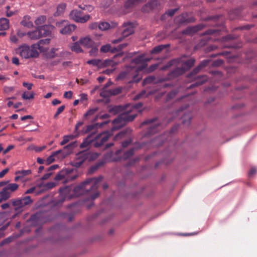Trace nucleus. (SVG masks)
Instances as JSON below:
<instances>
[{
    "mask_svg": "<svg viewBox=\"0 0 257 257\" xmlns=\"http://www.w3.org/2000/svg\"><path fill=\"white\" fill-rule=\"evenodd\" d=\"M103 177L90 178L86 179L80 185L74 187L72 186V194L73 196H79L84 194H88L91 199L93 200L98 197L99 193L97 191L98 183Z\"/></svg>",
    "mask_w": 257,
    "mask_h": 257,
    "instance_id": "obj_1",
    "label": "nucleus"
},
{
    "mask_svg": "<svg viewBox=\"0 0 257 257\" xmlns=\"http://www.w3.org/2000/svg\"><path fill=\"white\" fill-rule=\"evenodd\" d=\"M142 106V102H139L135 104H130L125 112L119 114L117 118L113 120L112 123L114 126L112 127V130H117L121 127L127 122L133 121L137 116V112L141 113L142 112V110L138 109Z\"/></svg>",
    "mask_w": 257,
    "mask_h": 257,
    "instance_id": "obj_2",
    "label": "nucleus"
},
{
    "mask_svg": "<svg viewBox=\"0 0 257 257\" xmlns=\"http://www.w3.org/2000/svg\"><path fill=\"white\" fill-rule=\"evenodd\" d=\"M16 52L22 58L26 59L36 58L39 55L38 51L35 47H33V45L30 47L26 44L23 45L16 50Z\"/></svg>",
    "mask_w": 257,
    "mask_h": 257,
    "instance_id": "obj_3",
    "label": "nucleus"
},
{
    "mask_svg": "<svg viewBox=\"0 0 257 257\" xmlns=\"http://www.w3.org/2000/svg\"><path fill=\"white\" fill-rule=\"evenodd\" d=\"M126 79L128 82L139 81L140 78H137V74H136V69L134 68H128L124 71L120 72L116 77V80H122Z\"/></svg>",
    "mask_w": 257,
    "mask_h": 257,
    "instance_id": "obj_4",
    "label": "nucleus"
},
{
    "mask_svg": "<svg viewBox=\"0 0 257 257\" xmlns=\"http://www.w3.org/2000/svg\"><path fill=\"white\" fill-rule=\"evenodd\" d=\"M73 197L72 186H67L59 189V198L54 203L55 205L62 204L66 199Z\"/></svg>",
    "mask_w": 257,
    "mask_h": 257,
    "instance_id": "obj_5",
    "label": "nucleus"
},
{
    "mask_svg": "<svg viewBox=\"0 0 257 257\" xmlns=\"http://www.w3.org/2000/svg\"><path fill=\"white\" fill-rule=\"evenodd\" d=\"M156 120L157 118L155 117L153 118L147 119L142 122V125H150L144 135L145 137H149L150 136L159 131L161 125L160 123L156 122Z\"/></svg>",
    "mask_w": 257,
    "mask_h": 257,
    "instance_id": "obj_6",
    "label": "nucleus"
},
{
    "mask_svg": "<svg viewBox=\"0 0 257 257\" xmlns=\"http://www.w3.org/2000/svg\"><path fill=\"white\" fill-rule=\"evenodd\" d=\"M12 204L15 207V210L19 213L22 212V208L29 205L33 202L31 197L29 196L12 200Z\"/></svg>",
    "mask_w": 257,
    "mask_h": 257,
    "instance_id": "obj_7",
    "label": "nucleus"
},
{
    "mask_svg": "<svg viewBox=\"0 0 257 257\" xmlns=\"http://www.w3.org/2000/svg\"><path fill=\"white\" fill-rule=\"evenodd\" d=\"M72 172V169H66L62 170L55 176L54 179L56 181H60L63 179H65L67 181L68 180H74L77 177V175H73L70 176L69 175Z\"/></svg>",
    "mask_w": 257,
    "mask_h": 257,
    "instance_id": "obj_8",
    "label": "nucleus"
},
{
    "mask_svg": "<svg viewBox=\"0 0 257 257\" xmlns=\"http://www.w3.org/2000/svg\"><path fill=\"white\" fill-rule=\"evenodd\" d=\"M123 29L122 31L121 35L122 38H120L112 41V43L116 44L120 42L122 38L126 37L132 34L134 32V26L132 23H124L123 25Z\"/></svg>",
    "mask_w": 257,
    "mask_h": 257,
    "instance_id": "obj_9",
    "label": "nucleus"
},
{
    "mask_svg": "<svg viewBox=\"0 0 257 257\" xmlns=\"http://www.w3.org/2000/svg\"><path fill=\"white\" fill-rule=\"evenodd\" d=\"M111 135V134L108 132L99 134L94 138L93 146L96 148L100 147L108 140Z\"/></svg>",
    "mask_w": 257,
    "mask_h": 257,
    "instance_id": "obj_10",
    "label": "nucleus"
},
{
    "mask_svg": "<svg viewBox=\"0 0 257 257\" xmlns=\"http://www.w3.org/2000/svg\"><path fill=\"white\" fill-rule=\"evenodd\" d=\"M56 25L58 27L63 28L60 30V32L62 34H69L74 31L76 28L75 25L73 24L68 25V22L66 21H62L58 22L56 23Z\"/></svg>",
    "mask_w": 257,
    "mask_h": 257,
    "instance_id": "obj_11",
    "label": "nucleus"
},
{
    "mask_svg": "<svg viewBox=\"0 0 257 257\" xmlns=\"http://www.w3.org/2000/svg\"><path fill=\"white\" fill-rule=\"evenodd\" d=\"M69 16L74 21L81 23L87 22L90 18L89 15L82 16L81 12L77 10L72 11L70 13Z\"/></svg>",
    "mask_w": 257,
    "mask_h": 257,
    "instance_id": "obj_12",
    "label": "nucleus"
},
{
    "mask_svg": "<svg viewBox=\"0 0 257 257\" xmlns=\"http://www.w3.org/2000/svg\"><path fill=\"white\" fill-rule=\"evenodd\" d=\"M184 57L181 58L176 59L172 61L174 63H181V68H183L185 72L189 70L194 64L195 59L190 58L187 60H184Z\"/></svg>",
    "mask_w": 257,
    "mask_h": 257,
    "instance_id": "obj_13",
    "label": "nucleus"
},
{
    "mask_svg": "<svg viewBox=\"0 0 257 257\" xmlns=\"http://www.w3.org/2000/svg\"><path fill=\"white\" fill-rule=\"evenodd\" d=\"M175 23L179 25L193 23L195 22L193 17L188 18L187 13H183L175 18Z\"/></svg>",
    "mask_w": 257,
    "mask_h": 257,
    "instance_id": "obj_14",
    "label": "nucleus"
},
{
    "mask_svg": "<svg viewBox=\"0 0 257 257\" xmlns=\"http://www.w3.org/2000/svg\"><path fill=\"white\" fill-rule=\"evenodd\" d=\"M143 61V55H140L132 60V63L136 65H140V66L137 68L134 67L136 69V74H137L138 71H142L147 68V64H145Z\"/></svg>",
    "mask_w": 257,
    "mask_h": 257,
    "instance_id": "obj_15",
    "label": "nucleus"
},
{
    "mask_svg": "<svg viewBox=\"0 0 257 257\" xmlns=\"http://www.w3.org/2000/svg\"><path fill=\"white\" fill-rule=\"evenodd\" d=\"M205 27V25L200 24L196 26L188 27L183 30L182 33L185 35H192L199 31L201 30Z\"/></svg>",
    "mask_w": 257,
    "mask_h": 257,
    "instance_id": "obj_16",
    "label": "nucleus"
},
{
    "mask_svg": "<svg viewBox=\"0 0 257 257\" xmlns=\"http://www.w3.org/2000/svg\"><path fill=\"white\" fill-rule=\"evenodd\" d=\"M210 62V60H204L201 61L198 66L194 68L190 73L187 75V77L188 78H191L193 76L195 75L198 73L202 69L207 66Z\"/></svg>",
    "mask_w": 257,
    "mask_h": 257,
    "instance_id": "obj_17",
    "label": "nucleus"
},
{
    "mask_svg": "<svg viewBox=\"0 0 257 257\" xmlns=\"http://www.w3.org/2000/svg\"><path fill=\"white\" fill-rule=\"evenodd\" d=\"M41 37H47L51 35L54 27L52 25H43L38 27Z\"/></svg>",
    "mask_w": 257,
    "mask_h": 257,
    "instance_id": "obj_18",
    "label": "nucleus"
},
{
    "mask_svg": "<svg viewBox=\"0 0 257 257\" xmlns=\"http://www.w3.org/2000/svg\"><path fill=\"white\" fill-rule=\"evenodd\" d=\"M158 5H159V3L157 0L152 1L142 7V11L144 13H148L156 8Z\"/></svg>",
    "mask_w": 257,
    "mask_h": 257,
    "instance_id": "obj_19",
    "label": "nucleus"
},
{
    "mask_svg": "<svg viewBox=\"0 0 257 257\" xmlns=\"http://www.w3.org/2000/svg\"><path fill=\"white\" fill-rule=\"evenodd\" d=\"M185 73L183 68L181 67H177L171 71L168 75L166 79H171L177 77Z\"/></svg>",
    "mask_w": 257,
    "mask_h": 257,
    "instance_id": "obj_20",
    "label": "nucleus"
},
{
    "mask_svg": "<svg viewBox=\"0 0 257 257\" xmlns=\"http://www.w3.org/2000/svg\"><path fill=\"white\" fill-rule=\"evenodd\" d=\"M50 41V39L48 38L40 40L37 43L33 44V47H35L37 51L39 50L40 52H44L45 49L42 45L49 44Z\"/></svg>",
    "mask_w": 257,
    "mask_h": 257,
    "instance_id": "obj_21",
    "label": "nucleus"
},
{
    "mask_svg": "<svg viewBox=\"0 0 257 257\" xmlns=\"http://www.w3.org/2000/svg\"><path fill=\"white\" fill-rule=\"evenodd\" d=\"M79 42L86 48L93 47L94 46V41L89 37H86L80 39Z\"/></svg>",
    "mask_w": 257,
    "mask_h": 257,
    "instance_id": "obj_22",
    "label": "nucleus"
},
{
    "mask_svg": "<svg viewBox=\"0 0 257 257\" xmlns=\"http://www.w3.org/2000/svg\"><path fill=\"white\" fill-rule=\"evenodd\" d=\"M196 82L190 85L188 87V88H192L194 87H196L203 84L207 80V77L206 75H200L198 76L196 78Z\"/></svg>",
    "mask_w": 257,
    "mask_h": 257,
    "instance_id": "obj_23",
    "label": "nucleus"
},
{
    "mask_svg": "<svg viewBox=\"0 0 257 257\" xmlns=\"http://www.w3.org/2000/svg\"><path fill=\"white\" fill-rule=\"evenodd\" d=\"M38 27L34 31L27 33L28 37L32 40H36L41 38Z\"/></svg>",
    "mask_w": 257,
    "mask_h": 257,
    "instance_id": "obj_24",
    "label": "nucleus"
},
{
    "mask_svg": "<svg viewBox=\"0 0 257 257\" xmlns=\"http://www.w3.org/2000/svg\"><path fill=\"white\" fill-rule=\"evenodd\" d=\"M117 24L115 23H112L111 25L107 22H102L99 23V29L101 31H105L109 28H114L116 26Z\"/></svg>",
    "mask_w": 257,
    "mask_h": 257,
    "instance_id": "obj_25",
    "label": "nucleus"
},
{
    "mask_svg": "<svg viewBox=\"0 0 257 257\" xmlns=\"http://www.w3.org/2000/svg\"><path fill=\"white\" fill-rule=\"evenodd\" d=\"M100 51L103 53L111 52L114 53L117 52V49L116 47H112L109 44H106L101 46Z\"/></svg>",
    "mask_w": 257,
    "mask_h": 257,
    "instance_id": "obj_26",
    "label": "nucleus"
},
{
    "mask_svg": "<svg viewBox=\"0 0 257 257\" xmlns=\"http://www.w3.org/2000/svg\"><path fill=\"white\" fill-rule=\"evenodd\" d=\"M31 17L29 16L24 17L23 20L21 22L22 25L28 28H32L33 26V23L30 21Z\"/></svg>",
    "mask_w": 257,
    "mask_h": 257,
    "instance_id": "obj_27",
    "label": "nucleus"
},
{
    "mask_svg": "<svg viewBox=\"0 0 257 257\" xmlns=\"http://www.w3.org/2000/svg\"><path fill=\"white\" fill-rule=\"evenodd\" d=\"M97 107L92 108L89 109L83 115L84 120L89 119L91 116L94 115L95 112L98 110Z\"/></svg>",
    "mask_w": 257,
    "mask_h": 257,
    "instance_id": "obj_28",
    "label": "nucleus"
},
{
    "mask_svg": "<svg viewBox=\"0 0 257 257\" xmlns=\"http://www.w3.org/2000/svg\"><path fill=\"white\" fill-rule=\"evenodd\" d=\"M98 125V123H96L95 124H92L86 126L85 128H84L83 131V133L85 134L89 133L91 132L93 134L95 132V131L97 128V126Z\"/></svg>",
    "mask_w": 257,
    "mask_h": 257,
    "instance_id": "obj_29",
    "label": "nucleus"
},
{
    "mask_svg": "<svg viewBox=\"0 0 257 257\" xmlns=\"http://www.w3.org/2000/svg\"><path fill=\"white\" fill-rule=\"evenodd\" d=\"M9 27V21L6 18L0 19V31L5 30Z\"/></svg>",
    "mask_w": 257,
    "mask_h": 257,
    "instance_id": "obj_30",
    "label": "nucleus"
},
{
    "mask_svg": "<svg viewBox=\"0 0 257 257\" xmlns=\"http://www.w3.org/2000/svg\"><path fill=\"white\" fill-rule=\"evenodd\" d=\"M94 140L91 139V135L88 136L80 146V148H85L89 146L91 143H94Z\"/></svg>",
    "mask_w": 257,
    "mask_h": 257,
    "instance_id": "obj_31",
    "label": "nucleus"
},
{
    "mask_svg": "<svg viewBox=\"0 0 257 257\" xmlns=\"http://www.w3.org/2000/svg\"><path fill=\"white\" fill-rule=\"evenodd\" d=\"M140 3V0H127L125 4L124 7L126 9L132 8Z\"/></svg>",
    "mask_w": 257,
    "mask_h": 257,
    "instance_id": "obj_32",
    "label": "nucleus"
},
{
    "mask_svg": "<svg viewBox=\"0 0 257 257\" xmlns=\"http://www.w3.org/2000/svg\"><path fill=\"white\" fill-rule=\"evenodd\" d=\"M192 116L190 112H188L184 114L182 119V123L184 125H189L190 123Z\"/></svg>",
    "mask_w": 257,
    "mask_h": 257,
    "instance_id": "obj_33",
    "label": "nucleus"
},
{
    "mask_svg": "<svg viewBox=\"0 0 257 257\" xmlns=\"http://www.w3.org/2000/svg\"><path fill=\"white\" fill-rule=\"evenodd\" d=\"M168 45H160L154 47L151 51L152 54H157L161 52L164 48L168 47Z\"/></svg>",
    "mask_w": 257,
    "mask_h": 257,
    "instance_id": "obj_34",
    "label": "nucleus"
},
{
    "mask_svg": "<svg viewBox=\"0 0 257 257\" xmlns=\"http://www.w3.org/2000/svg\"><path fill=\"white\" fill-rule=\"evenodd\" d=\"M132 132V130L130 128H127L125 130L121 131L118 133L114 138V140H117L119 139L122 138L125 136L126 134H130Z\"/></svg>",
    "mask_w": 257,
    "mask_h": 257,
    "instance_id": "obj_35",
    "label": "nucleus"
},
{
    "mask_svg": "<svg viewBox=\"0 0 257 257\" xmlns=\"http://www.w3.org/2000/svg\"><path fill=\"white\" fill-rule=\"evenodd\" d=\"M89 151H84L79 152L78 154V157L81 159V161H83V162L85 161H89Z\"/></svg>",
    "mask_w": 257,
    "mask_h": 257,
    "instance_id": "obj_36",
    "label": "nucleus"
},
{
    "mask_svg": "<svg viewBox=\"0 0 257 257\" xmlns=\"http://www.w3.org/2000/svg\"><path fill=\"white\" fill-rule=\"evenodd\" d=\"M19 187V185L16 183H10L5 186V189L7 191H10V193L16 191Z\"/></svg>",
    "mask_w": 257,
    "mask_h": 257,
    "instance_id": "obj_37",
    "label": "nucleus"
},
{
    "mask_svg": "<svg viewBox=\"0 0 257 257\" xmlns=\"http://www.w3.org/2000/svg\"><path fill=\"white\" fill-rule=\"evenodd\" d=\"M240 12L238 10H233L230 11L228 13V16L230 20H233L238 18L239 17Z\"/></svg>",
    "mask_w": 257,
    "mask_h": 257,
    "instance_id": "obj_38",
    "label": "nucleus"
},
{
    "mask_svg": "<svg viewBox=\"0 0 257 257\" xmlns=\"http://www.w3.org/2000/svg\"><path fill=\"white\" fill-rule=\"evenodd\" d=\"M66 5L65 4H61L57 6V11L55 12L54 16H58L62 14L66 8Z\"/></svg>",
    "mask_w": 257,
    "mask_h": 257,
    "instance_id": "obj_39",
    "label": "nucleus"
},
{
    "mask_svg": "<svg viewBox=\"0 0 257 257\" xmlns=\"http://www.w3.org/2000/svg\"><path fill=\"white\" fill-rule=\"evenodd\" d=\"M104 164L103 161H100L96 163L95 165L92 166L89 170V172L90 174H92L94 173L95 171H96L99 168L102 166Z\"/></svg>",
    "mask_w": 257,
    "mask_h": 257,
    "instance_id": "obj_40",
    "label": "nucleus"
},
{
    "mask_svg": "<svg viewBox=\"0 0 257 257\" xmlns=\"http://www.w3.org/2000/svg\"><path fill=\"white\" fill-rule=\"evenodd\" d=\"M135 150H136L135 148H133L130 149L128 151L125 152L123 153V155L122 157V159L126 160V159H128L129 158H130L131 157H132L134 155Z\"/></svg>",
    "mask_w": 257,
    "mask_h": 257,
    "instance_id": "obj_41",
    "label": "nucleus"
},
{
    "mask_svg": "<svg viewBox=\"0 0 257 257\" xmlns=\"http://www.w3.org/2000/svg\"><path fill=\"white\" fill-rule=\"evenodd\" d=\"M61 152V150H58V151L53 152L51 156H50L49 157H48L47 158V159L46 160V164L47 165H49V164H51L52 163H53V162H54V161H55L54 156L57 155L58 154L60 153Z\"/></svg>",
    "mask_w": 257,
    "mask_h": 257,
    "instance_id": "obj_42",
    "label": "nucleus"
},
{
    "mask_svg": "<svg viewBox=\"0 0 257 257\" xmlns=\"http://www.w3.org/2000/svg\"><path fill=\"white\" fill-rule=\"evenodd\" d=\"M75 138V136L73 135H70L64 136L63 140L60 142V145H64L65 144L69 142L70 140H73Z\"/></svg>",
    "mask_w": 257,
    "mask_h": 257,
    "instance_id": "obj_43",
    "label": "nucleus"
},
{
    "mask_svg": "<svg viewBox=\"0 0 257 257\" xmlns=\"http://www.w3.org/2000/svg\"><path fill=\"white\" fill-rule=\"evenodd\" d=\"M10 197V192L7 191L5 189L3 188L2 191L0 192V198L1 199V202L3 200H6Z\"/></svg>",
    "mask_w": 257,
    "mask_h": 257,
    "instance_id": "obj_44",
    "label": "nucleus"
},
{
    "mask_svg": "<svg viewBox=\"0 0 257 257\" xmlns=\"http://www.w3.org/2000/svg\"><path fill=\"white\" fill-rule=\"evenodd\" d=\"M122 110L123 108L121 105H117L110 108L109 111L114 114H115L120 112Z\"/></svg>",
    "mask_w": 257,
    "mask_h": 257,
    "instance_id": "obj_45",
    "label": "nucleus"
},
{
    "mask_svg": "<svg viewBox=\"0 0 257 257\" xmlns=\"http://www.w3.org/2000/svg\"><path fill=\"white\" fill-rule=\"evenodd\" d=\"M71 50L77 53L82 52V50L78 42H75L73 44V46L71 47Z\"/></svg>",
    "mask_w": 257,
    "mask_h": 257,
    "instance_id": "obj_46",
    "label": "nucleus"
},
{
    "mask_svg": "<svg viewBox=\"0 0 257 257\" xmlns=\"http://www.w3.org/2000/svg\"><path fill=\"white\" fill-rule=\"evenodd\" d=\"M46 20V17L44 16L39 17L35 21V23L36 25L39 26L44 24Z\"/></svg>",
    "mask_w": 257,
    "mask_h": 257,
    "instance_id": "obj_47",
    "label": "nucleus"
},
{
    "mask_svg": "<svg viewBox=\"0 0 257 257\" xmlns=\"http://www.w3.org/2000/svg\"><path fill=\"white\" fill-rule=\"evenodd\" d=\"M31 173V170H23L21 171H18L16 172V175H20L22 178L23 177L28 175Z\"/></svg>",
    "mask_w": 257,
    "mask_h": 257,
    "instance_id": "obj_48",
    "label": "nucleus"
},
{
    "mask_svg": "<svg viewBox=\"0 0 257 257\" xmlns=\"http://www.w3.org/2000/svg\"><path fill=\"white\" fill-rule=\"evenodd\" d=\"M155 77L154 76H149L147 77H146L144 80H143V84L145 85L147 84L151 83H154L155 82Z\"/></svg>",
    "mask_w": 257,
    "mask_h": 257,
    "instance_id": "obj_49",
    "label": "nucleus"
},
{
    "mask_svg": "<svg viewBox=\"0 0 257 257\" xmlns=\"http://www.w3.org/2000/svg\"><path fill=\"white\" fill-rule=\"evenodd\" d=\"M100 95L104 98H107L110 96H112L110 90H106L105 89H102V91L100 93Z\"/></svg>",
    "mask_w": 257,
    "mask_h": 257,
    "instance_id": "obj_50",
    "label": "nucleus"
},
{
    "mask_svg": "<svg viewBox=\"0 0 257 257\" xmlns=\"http://www.w3.org/2000/svg\"><path fill=\"white\" fill-rule=\"evenodd\" d=\"M87 63L93 66H99L100 65L101 60L99 59L89 60L87 62Z\"/></svg>",
    "mask_w": 257,
    "mask_h": 257,
    "instance_id": "obj_51",
    "label": "nucleus"
},
{
    "mask_svg": "<svg viewBox=\"0 0 257 257\" xmlns=\"http://www.w3.org/2000/svg\"><path fill=\"white\" fill-rule=\"evenodd\" d=\"M34 92H31V94L29 95L28 93L25 92L23 93L22 97L24 99L26 100L33 99L34 97Z\"/></svg>",
    "mask_w": 257,
    "mask_h": 257,
    "instance_id": "obj_52",
    "label": "nucleus"
},
{
    "mask_svg": "<svg viewBox=\"0 0 257 257\" xmlns=\"http://www.w3.org/2000/svg\"><path fill=\"white\" fill-rule=\"evenodd\" d=\"M65 106L64 105H61L58 108L55 114L54 115V118L56 119L58 116L65 109Z\"/></svg>",
    "mask_w": 257,
    "mask_h": 257,
    "instance_id": "obj_53",
    "label": "nucleus"
},
{
    "mask_svg": "<svg viewBox=\"0 0 257 257\" xmlns=\"http://www.w3.org/2000/svg\"><path fill=\"white\" fill-rule=\"evenodd\" d=\"M88 156L89 162H90L96 159L99 156V154L97 153H90L89 152Z\"/></svg>",
    "mask_w": 257,
    "mask_h": 257,
    "instance_id": "obj_54",
    "label": "nucleus"
},
{
    "mask_svg": "<svg viewBox=\"0 0 257 257\" xmlns=\"http://www.w3.org/2000/svg\"><path fill=\"white\" fill-rule=\"evenodd\" d=\"M76 146V142L75 141V142H72V143H70L69 144H68V145L66 146L65 147H64L63 149H64V150L68 149L69 151L71 152L72 151V150Z\"/></svg>",
    "mask_w": 257,
    "mask_h": 257,
    "instance_id": "obj_55",
    "label": "nucleus"
},
{
    "mask_svg": "<svg viewBox=\"0 0 257 257\" xmlns=\"http://www.w3.org/2000/svg\"><path fill=\"white\" fill-rule=\"evenodd\" d=\"M177 94V91L173 90L170 92L167 95L166 101H169V100L175 97Z\"/></svg>",
    "mask_w": 257,
    "mask_h": 257,
    "instance_id": "obj_56",
    "label": "nucleus"
},
{
    "mask_svg": "<svg viewBox=\"0 0 257 257\" xmlns=\"http://www.w3.org/2000/svg\"><path fill=\"white\" fill-rule=\"evenodd\" d=\"M56 183L53 182H48L44 186L45 189H50L54 188L56 186Z\"/></svg>",
    "mask_w": 257,
    "mask_h": 257,
    "instance_id": "obj_57",
    "label": "nucleus"
},
{
    "mask_svg": "<svg viewBox=\"0 0 257 257\" xmlns=\"http://www.w3.org/2000/svg\"><path fill=\"white\" fill-rule=\"evenodd\" d=\"M76 81L78 83H80L81 85H84L87 83L89 81L88 79L84 78H80V79H76Z\"/></svg>",
    "mask_w": 257,
    "mask_h": 257,
    "instance_id": "obj_58",
    "label": "nucleus"
},
{
    "mask_svg": "<svg viewBox=\"0 0 257 257\" xmlns=\"http://www.w3.org/2000/svg\"><path fill=\"white\" fill-rule=\"evenodd\" d=\"M162 138H164V136H160L154 139L153 141L156 142L155 144L156 146H160L163 144L164 142H160V141L161 140Z\"/></svg>",
    "mask_w": 257,
    "mask_h": 257,
    "instance_id": "obj_59",
    "label": "nucleus"
},
{
    "mask_svg": "<svg viewBox=\"0 0 257 257\" xmlns=\"http://www.w3.org/2000/svg\"><path fill=\"white\" fill-rule=\"evenodd\" d=\"M223 64V61L220 59L216 60L213 62L212 65L213 67H218Z\"/></svg>",
    "mask_w": 257,
    "mask_h": 257,
    "instance_id": "obj_60",
    "label": "nucleus"
},
{
    "mask_svg": "<svg viewBox=\"0 0 257 257\" xmlns=\"http://www.w3.org/2000/svg\"><path fill=\"white\" fill-rule=\"evenodd\" d=\"M15 88L13 86H5L4 88V92L6 93H9L13 91Z\"/></svg>",
    "mask_w": 257,
    "mask_h": 257,
    "instance_id": "obj_61",
    "label": "nucleus"
},
{
    "mask_svg": "<svg viewBox=\"0 0 257 257\" xmlns=\"http://www.w3.org/2000/svg\"><path fill=\"white\" fill-rule=\"evenodd\" d=\"M112 95H115L120 93L121 91V89L120 88H116L114 89H110Z\"/></svg>",
    "mask_w": 257,
    "mask_h": 257,
    "instance_id": "obj_62",
    "label": "nucleus"
},
{
    "mask_svg": "<svg viewBox=\"0 0 257 257\" xmlns=\"http://www.w3.org/2000/svg\"><path fill=\"white\" fill-rule=\"evenodd\" d=\"M13 239V237H9L5 239H4L1 242V244L0 245H3L4 244H7V243H9L10 242H11Z\"/></svg>",
    "mask_w": 257,
    "mask_h": 257,
    "instance_id": "obj_63",
    "label": "nucleus"
},
{
    "mask_svg": "<svg viewBox=\"0 0 257 257\" xmlns=\"http://www.w3.org/2000/svg\"><path fill=\"white\" fill-rule=\"evenodd\" d=\"M158 66V64H153L151 65L147 70L148 73H151L156 70Z\"/></svg>",
    "mask_w": 257,
    "mask_h": 257,
    "instance_id": "obj_64",
    "label": "nucleus"
}]
</instances>
